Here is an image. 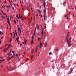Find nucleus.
I'll return each instance as SVG.
<instances>
[{"mask_svg":"<svg viewBox=\"0 0 76 76\" xmlns=\"http://www.w3.org/2000/svg\"><path fill=\"white\" fill-rule=\"evenodd\" d=\"M7 18L8 19L7 20V22H8V24H10V22H10V20H9V17H8V18H7Z\"/></svg>","mask_w":76,"mask_h":76,"instance_id":"obj_1","label":"nucleus"},{"mask_svg":"<svg viewBox=\"0 0 76 76\" xmlns=\"http://www.w3.org/2000/svg\"><path fill=\"white\" fill-rule=\"evenodd\" d=\"M71 41V38H70L69 39V41H68V43H71V42H70Z\"/></svg>","mask_w":76,"mask_h":76,"instance_id":"obj_2","label":"nucleus"},{"mask_svg":"<svg viewBox=\"0 0 76 76\" xmlns=\"http://www.w3.org/2000/svg\"><path fill=\"white\" fill-rule=\"evenodd\" d=\"M71 46H72V45H71V43H68V47H71Z\"/></svg>","mask_w":76,"mask_h":76,"instance_id":"obj_3","label":"nucleus"},{"mask_svg":"<svg viewBox=\"0 0 76 76\" xmlns=\"http://www.w3.org/2000/svg\"><path fill=\"white\" fill-rule=\"evenodd\" d=\"M17 40V42H18V41H19V37L18 38V37H17L16 40Z\"/></svg>","mask_w":76,"mask_h":76,"instance_id":"obj_4","label":"nucleus"},{"mask_svg":"<svg viewBox=\"0 0 76 76\" xmlns=\"http://www.w3.org/2000/svg\"><path fill=\"white\" fill-rule=\"evenodd\" d=\"M43 32H44V29H43V28L42 29V33H41L42 36L43 35Z\"/></svg>","mask_w":76,"mask_h":76,"instance_id":"obj_5","label":"nucleus"},{"mask_svg":"<svg viewBox=\"0 0 76 76\" xmlns=\"http://www.w3.org/2000/svg\"><path fill=\"white\" fill-rule=\"evenodd\" d=\"M29 6L30 8H31V10H32V6L31 5H29Z\"/></svg>","mask_w":76,"mask_h":76,"instance_id":"obj_6","label":"nucleus"},{"mask_svg":"<svg viewBox=\"0 0 76 76\" xmlns=\"http://www.w3.org/2000/svg\"><path fill=\"white\" fill-rule=\"evenodd\" d=\"M42 46V43H41V42H40V47Z\"/></svg>","mask_w":76,"mask_h":76,"instance_id":"obj_7","label":"nucleus"},{"mask_svg":"<svg viewBox=\"0 0 76 76\" xmlns=\"http://www.w3.org/2000/svg\"><path fill=\"white\" fill-rule=\"evenodd\" d=\"M16 17L17 18H18V19H19V17L18 16V15L17 14V15H16Z\"/></svg>","mask_w":76,"mask_h":76,"instance_id":"obj_8","label":"nucleus"},{"mask_svg":"<svg viewBox=\"0 0 76 76\" xmlns=\"http://www.w3.org/2000/svg\"><path fill=\"white\" fill-rule=\"evenodd\" d=\"M38 12L39 13H41V11L40 10H38Z\"/></svg>","mask_w":76,"mask_h":76,"instance_id":"obj_9","label":"nucleus"},{"mask_svg":"<svg viewBox=\"0 0 76 76\" xmlns=\"http://www.w3.org/2000/svg\"><path fill=\"white\" fill-rule=\"evenodd\" d=\"M43 6H44V7H45V2L44 3Z\"/></svg>","mask_w":76,"mask_h":76,"instance_id":"obj_10","label":"nucleus"},{"mask_svg":"<svg viewBox=\"0 0 76 76\" xmlns=\"http://www.w3.org/2000/svg\"><path fill=\"white\" fill-rule=\"evenodd\" d=\"M36 52H37V51H38V48H37L35 49Z\"/></svg>","mask_w":76,"mask_h":76,"instance_id":"obj_11","label":"nucleus"},{"mask_svg":"<svg viewBox=\"0 0 76 76\" xmlns=\"http://www.w3.org/2000/svg\"><path fill=\"white\" fill-rule=\"evenodd\" d=\"M10 42H11V41H12V39L10 38Z\"/></svg>","mask_w":76,"mask_h":76,"instance_id":"obj_12","label":"nucleus"},{"mask_svg":"<svg viewBox=\"0 0 76 76\" xmlns=\"http://www.w3.org/2000/svg\"><path fill=\"white\" fill-rule=\"evenodd\" d=\"M66 2H64L63 4L64 6H65V5H66Z\"/></svg>","mask_w":76,"mask_h":76,"instance_id":"obj_13","label":"nucleus"},{"mask_svg":"<svg viewBox=\"0 0 76 76\" xmlns=\"http://www.w3.org/2000/svg\"><path fill=\"white\" fill-rule=\"evenodd\" d=\"M37 30L38 29H39V27L38 26V24H37Z\"/></svg>","mask_w":76,"mask_h":76,"instance_id":"obj_14","label":"nucleus"},{"mask_svg":"<svg viewBox=\"0 0 76 76\" xmlns=\"http://www.w3.org/2000/svg\"><path fill=\"white\" fill-rule=\"evenodd\" d=\"M15 34H14V37L15 36V34H16V30H15Z\"/></svg>","mask_w":76,"mask_h":76,"instance_id":"obj_15","label":"nucleus"},{"mask_svg":"<svg viewBox=\"0 0 76 76\" xmlns=\"http://www.w3.org/2000/svg\"><path fill=\"white\" fill-rule=\"evenodd\" d=\"M66 42H68V39H67V37H66Z\"/></svg>","mask_w":76,"mask_h":76,"instance_id":"obj_16","label":"nucleus"},{"mask_svg":"<svg viewBox=\"0 0 76 76\" xmlns=\"http://www.w3.org/2000/svg\"><path fill=\"white\" fill-rule=\"evenodd\" d=\"M19 16L20 19H22V16H21V17H20V15Z\"/></svg>","mask_w":76,"mask_h":76,"instance_id":"obj_17","label":"nucleus"},{"mask_svg":"<svg viewBox=\"0 0 76 76\" xmlns=\"http://www.w3.org/2000/svg\"><path fill=\"white\" fill-rule=\"evenodd\" d=\"M34 51V49H33V50L31 51L32 53H33Z\"/></svg>","mask_w":76,"mask_h":76,"instance_id":"obj_18","label":"nucleus"},{"mask_svg":"<svg viewBox=\"0 0 76 76\" xmlns=\"http://www.w3.org/2000/svg\"><path fill=\"white\" fill-rule=\"evenodd\" d=\"M2 19H3V18H4V16H2Z\"/></svg>","mask_w":76,"mask_h":76,"instance_id":"obj_19","label":"nucleus"},{"mask_svg":"<svg viewBox=\"0 0 76 76\" xmlns=\"http://www.w3.org/2000/svg\"><path fill=\"white\" fill-rule=\"evenodd\" d=\"M55 50L56 51H58V48H55Z\"/></svg>","mask_w":76,"mask_h":76,"instance_id":"obj_20","label":"nucleus"},{"mask_svg":"<svg viewBox=\"0 0 76 76\" xmlns=\"http://www.w3.org/2000/svg\"><path fill=\"white\" fill-rule=\"evenodd\" d=\"M34 32L35 33V32H36V27H35V31H34Z\"/></svg>","mask_w":76,"mask_h":76,"instance_id":"obj_21","label":"nucleus"},{"mask_svg":"<svg viewBox=\"0 0 76 76\" xmlns=\"http://www.w3.org/2000/svg\"><path fill=\"white\" fill-rule=\"evenodd\" d=\"M12 57H13V56H11V57H10V58H9L8 59H9V60H10V58H12Z\"/></svg>","mask_w":76,"mask_h":76,"instance_id":"obj_22","label":"nucleus"},{"mask_svg":"<svg viewBox=\"0 0 76 76\" xmlns=\"http://www.w3.org/2000/svg\"><path fill=\"white\" fill-rule=\"evenodd\" d=\"M15 53H14L13 55H12V57H15Z\"/></svg>","mask_w":76,"mask_h":76,"instance_id":"obj_23","label":"nucleus"},{"mask_svg":"<svg viewBox=\"0 0 76 76\" xmlns=\"http://www.w3.org/2000/svg\"><path fill=\"white\" fill-rule=\"evenodd\" d=\"M34 38V36H33L32 37V40H33V38Z\"/></svg>","mask_w":76,"mask_h":76,"instance_id":"obj_24","label":"nucleus"},{"mask_svg":"<svg viewBox=\"0 0 76 76\" xmlns=\"http://www.w3.org/2000/svg\"><path fill=\"white\" fill-rule=\"evenodd\" d=\"M9 46L6 49V50H7V49H8L9 48Z\"/></svg>","mask_w":76,"mask_h":76,"instance_id":"obj_25","label":"nucleus"},{"mask_svg":"<svg viewBox=\"0 0 76 76\" xmlns=\"http://www.w3.org/2000/svg\"><path fill=\"white\" fill-rule=\"evenodd\" d=\"M69 35V32L67 34V36L68 37Z\"/></svg>","mask_w":76,"mask_h":76,"instance_id":"obj_26","label":"nucleus"},{"mask_svg":"<svg viewBox=\"0 0 76 76\" xmlns=\"http://www.w3.org/2000/svg\"><path fill=\"white\" fill-rule=\"evenodd\" d=\"M14 21L15 24H16V21H15V20H14Z\"/></svg>","mask_w":76,"mask_h":76,"instance_id":"obj_27","label":"nucleus"},{"mask_svg":"<svg viewBox=\"0 0 76 76\" xmlns=\"http://www.w3.org/2000/svg\"><path fill=\"white\" fill-rule=\"evenodd\" d=\"M33 43V40H32L31 41V44H32V43Z\"/></svg>","mask_w":76,"mask_h":76,"instance_id":"obj_28","label":"nucleus"},{"mask_svg":"<svg viewBox=\"0 0 76 76\" xmlns=\"http://www.w3.org/2000/svg\"><path fill=\"white\" fill-rule=\"evenodd\" d=\"M72 73V70L71 71V72L70 73H69V75H70V74H71Z\"/></svg>","mask_w":76,"mask_h":76,"instance_id":"obj_29","label":"nucleus"},{"mask_svg":"<svg viewBox=\"0 0 76 76\" xmlns=\"http://www.w3.org/2000/svg\"><path fill=\"white\" fill-rule=\"evenodd\" d=\"M45 45H47V43L46 42L45 43Z\"/></svg>","mask_w":76,"mask_h":76,"instance_id":"obj_30","label":"nucleus"},{"mask_svg":"<svg viewBox=\"0 0 76 76\" xmlns=\"http://www.w3.org/2000/svg\"><path fill=\"white\" fill-rule=\"evenodd\" d=\"M10 34H11V37H12V33H10Z\"/></svg>","mask_w":76,"mask_h":76,"instance_id":"obj_31","label":"nucleus"},{"mask_svg":"<svg viewBox=\"0 0 76 76\" xmlns=\"http://www.w3.org/2000/svg\"><path fill=\"white\" fill-rule=\"evenodd\" d=\"M31 58H32V57H33V56L32 55L31 56Z\"/></svg>","mask_w":76,"mask_h":76,"instance_id":"obj_32","label":"nucleus"},{"mask_svg":"<svg viewBox=\"0 0 76 76\" xmlns=\"http://www.w3.org/2000/svg\"><path fill=\"white\" fill-rule=\"evenodd\" d=\"M24 43H25V44H26V40H25Z\"/></svg>","mask_w":76,"mask_h":76,"instance_id":"obj_33","label":"nucleus"},{"mask_svg":"<svg viewBox=\"0 0 76 76\" xmlns=\"http://www.w3.org/2000/svg\"><path fill=\"white\" fill-rule=\"evenodd\" d=\"M40 39V38H38V41H39Z\"/></svg>","mask_w":76,"mask_h":76,"instance_id":"obj_34","label":"nucleus"},{"mask_svg":"<svg viewBox=\"0 0 76 76\" xmlns=\"http://www.w3.org/2000/svg\"><path fill=\"white\" fill-rule=\"evenodd\" d=\"M51 53L50 52V53H49V55H51Z\"/></svg>","mask_w":76,"mask_h":76,"instance_id":"obj_35","label":"nucleus"},{"mask_svg":"<svg viewBox=\"0 0 76 76\" xmlns=\"http://www.w3.org/2000/svg\"><path fill=\"white\" fill-rule=\"evenodd\" d=\"M9 70H10V71H11V70L10 69H9Z\"/></svg>","mask_w":76,"mask_h":76,"instance_id":"obj_36","label":"nucleus"},{"mask_svg":"<svg viewBox=\"0 0 76 76\" xmlns=\"http://www.w3.org/2000/svg\"><path fill=\"white\" fill-rule=\"evenodd\" d=\"M3 15H6V13H3Z\"/></svg>","mask_w":76,"mask_h":76,"instance_id":"obj_37","label":"nucleus"},{"mask_svg":"<svg viewBox=\"0 0 76 76\" xmlns=\"http://www.w3.org/2000/svg\"><path fill=\"white\" fill-rule=\"evenodd\" d=\"M65 17H66V18H67V15H66L65 16Z\"/></svg>","mask_w":76,"mask_h":76,"instance_id":"obj_38","label":"nucleus"},{"mask_svg":"<svg viewBox=\"0 0 76 76\" xmlns=\"http://www.w3.org/2000/svg\"><path fill=\"white\" fill-rule=\"evenodd\" d=\"M3 37H1V39H3Z\"/></svg>","mask_w":76,"mask_h":76,"instance_id":"obj_39","label":"nucleus"},{"mask_svg":"<svg viewBox=\"0 0 76 76\" xmlns=\"http://www.w3.org/2000/svg\"><path fill=\"white\" fill-rule=\"evenodd\" d=\"M28 60V58H27L26 60V61H27V60Z\"/></svg>","mask_w":76,"mask_h":76,"instance_id":"obj_40","label":"nucleus"},{"mask_svg":"<svg viewBox=\"0 0 76 76\" xmlns=\"http://www.w3.org/2000/svg\"><path fill=\"white\" fill-rule=\"evenodd\" d=\"M39 16H41V13H39Z\"/></svg>","mask_w":76,"mask_h":76,"instance_id":"obj_41","label":"nucleus"},{"mask_svg":"<svg viewBox=\"0 0 76 76\" xmlns=\"http://www.w3.org/2000/svg\"><path fill=\"white\" fill-rule=\"evenodd\" d=\"M23 21V20H24V19H22V18L21 19Z\"/></svg>","mask_w":76,"mask_h":76,"instance_id":"obj_42","label":"nucleus"},{"mask_svg":"<svg viewBox=\"0 0 76 76\" xmlns=\"http://www.w3.org/2000/svg\"><path fill=\"white\" fill-rule=\"evenodd\" d=\"M3 66L2 65H1V67H3Z\"/></svg>","mask_w":76,"mask_h":76,"instance_id":"obj_43","label":"nucleus"},{"mask_svg":"<svg viewBox=\"0 0 76 76\" xmlns=\"http://www.w3.org/2000/svg\"><path fill=\"white\" fill-rule=\"evenodd\" d=\"M9 2H10V0H9Z\"/></svg>","mask_w":76,"mask_h":76,"instance_id":"obj_44","label":"nucleus"},{"mask_svg":"<svg viewBox=\"0 0 76 76\" xmlns=\"http://www.w3.org/2000/svg\"><path fill=\"white\" fill-rule=\"evenodd\" d=\"M20 33H21V31H20Z\"/></svg>","mask_w":76,"mask_h":76,"instance_id":"obj_45","label":"nucleus"},{"mask_svg":"<svg viewBox=\"0 0 76 76\" xmlns=\"http://www.w3.org/2000/svg\"><path fill=\"white\" fill-rule=\"evenodd\" d=\"M34 21H35V17H34Z\"/></svg>","mask_w":76,"mask_h":76,"instance_id":"obj_46","label":"nucleus"},{"mask_svg":"<svg viewBox=\"0 0 76 76\" xmlns=\"http://www.w3.org/2000/svg\"><path fill=\"white\" fill-rule=\"evenodd\" d=\"M12 54L10 53V56H12Z\"/></svg>","mask_w":76,"mask_h":76,"instance_id":"obj_47","label":"nucleus"},{"mask_svg":"<svg viewBox=\"0 0 76 76\" xmlns=\"http://www.w3.org/2000/svg\"><path fill=\"white\" fill-rule=\"evenodd\" d=\"M42 15H41V18H42Z\"/></svg>","mask_w":76,"mask_h":76,"instance_id":"obj_48","label":"nucleus"},{"mask_svg":"<svg viewBox=\"0 0 76 76\" xmlns=\"http://www.w3.org/2000/svg\"><path fill=\"white\" fill-rule=\"evenodd\" d=\"M19 30V31H20V28H18V31Z\"/></svg>","mask_w":76,"mask_h":76,"instance_id":"obj_49","label":"nucleus"},{"mask_svg":"<svg viewBox=\"0 0 76 76\" xmlns=\"http://www.w3.org/2000/svg\"><path fill=\"white\" fill-rule=\"evenodd\" d=\"M12 53H14V51H12Z\"/></svg>","mask_w":76,"mask_h":76,"instance_id":"obj_50","label":"nucleus"},{"mask_svg":"<svg viewBox=\"0 0 76 76\" xmlns=\"http://www.w3.org/2000/svg\"><path fill=\"white\" fill-rule=\"evenodd\" d=\"M32 17H31V20H32Z\"/></svg>","mask_w":76,"mask_h":76,"instance_id":"obj_51","label":"nucleus"},{"mask_svg":"<svg viewBox=\"0 0 76 76\" xmlns=\"http://www.w3.org/2000/svg\"><path fill=\"white\" fill-rule=\"evenodd\" d=\"M3 61V60H0V61Z\"/></svg>","mask_w":76,"mask_h":76,"instance_id":"obj_52","label":"nucleus"},{"mask_svg":"<svg viewBox=\"0 0 76 76\" xmlns=\"http://www.w3.org/2000/svg\"><path fill=\"white\" fill-rule=\"evenodd\" d=\"M6 51V50L4 52H5Z\"/></svg>","mask_w":76,"mask_h":76,"instance_id":"obj_53","label":"nucleus"},{"mask_svg":"<svg viewBox=\"0 0 76 76\" xmlns=\"http://www.w3.org/2000/svg\"><path fill=\"white\" fill-rule=\"evenodd\" d=\"M10 53L8 54H7V56H8V55H9V54H10Z\"/></svg>","mask_w":76,"mask_h":76,"instance_id":"obj_54","label":"nucleus"},{"mask_svg":"<svg viewBox=\"0 0 76 76\" xmlns=\"http://www.w3.org/2000/svg\"><path fill=\"white\" fill-rule=\"evenodd\" d=\"M7 7H8V8H9V6H7Z\"/></svg>","mask_w":76,"mask_h":76,"instance_id":"obj_55","label":"nucleus"},{"mask_svg":"<svg viewBox=\"0 0 76 76\" xmlns=\"http://www.w3.org/2000/svg\"><path fill=\"white\" fill-rule=\"evenodd\" d=\"M20 45L21 46H22V44H20Z\"/></svg>","mask_w":76,"mask_h":76,"instance_id":"obj_56","label":"nucleus"},{"mask_svg":"<svg viewBox=\"0 0 76 76\" xmlns=\"http://www.w3.org/2000/svg\"><path fill=\"white\" fill-rule=\"evenodd\" d=\"M47 47V45H45V47Z\"/></svg>","mask_w":76,"mask_h":76,"instance_id":"obj_57","label":"nucleus"},{"mask_svg":"<svg viewBox=\"0 0 76 76\" xmlns=\"http://www.w3.org/2000/svg\"><path fill=\"white\" fill-rule=\"evenodd\" d=\"M8 7H10V5Z\"/></svg>","mask_w":76,"mask_h":76,"instance_id":"obj_58","label":"nucleus"},{"mask_svg":"<svg viewBox=\"0 0 76 76\" xmlns=\"http://www.w3.org/2000/svg\"><path fill=\"white\" fill-rule=\"evenodd\" d=\"M18 55H16V57H17L18 56Z\"/></svg>","mask_w":76,"mask_h":76,"instance_id":"obj_59","label":"nucleus"},{"mask_svg":"<svg viewBox=\"0 0 76 76\" xmlns=\"http://www.w3.org/2000/svg\"><path fill=\"white\" fill-rule=\"evenodd\" d=\"M75 9H76V6L75 7Z\"/></svg>","mask_w":76,"mask_h":76,"instance_id":"obj_60","label":"nucleus"},{"mask_svg":"<svg viewBox=\"0 0 76 76\" xmlns=\"http://www.w3.org/2000/svg\"><path fill=\"white\" fill-rule=\"evenodd\" d=\"M4 59H3V60H2V61H4Z\"/></svg>","mask_w":76,"mask_h":76,"instance_id":"obj_61","label":"nucleus"},{"mask_svg":"<svg viewBox=\"0 0 76 76\" xmlns=\"http://www.w3.org/2000/svg\"><path fill=\"white\" fill-rule=\"evenodd\" d=\"M12 9H14V8L12 7Z\"/></svg>","mask_w":76,"mask_h":76,"instance_id":"obj_62","label":"nucleus"},{"mask_svg":"<svg viewBox=\"0 0 76 76\" xmlns=\"http://www.w3.org/2000/svg\"><path fill=\"white\" fill-rule=\"evenodd\" d=\"M15 34H16V35H17V32L15 33Z\"/></svg>","mask_w":76,"mask_h":76,"instance_id":"obj_63","label":"nucleus"},{"mask_svg":"<svg viewBox=\"0 0 76 76\" xmlns=\"http://www.w3.org/2000/svg\"><path fill=\"white\" fill-rule=\"evenodd\" d=\"M33 35L34 36V35H35V34H33Z\"/></svg>","mask_w":76,"mask_h":76,"instance_id":"obj_64","label":"nucleus"}]
</instances>
